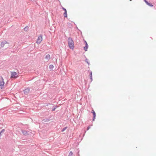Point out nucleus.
Listing matches in <instances>:
<instances>
[{
  "label": "nucleus",
  "instance_id": "nucleus-8",
  "mask_svg": "<svg viewBox=\"0 0 156 156\" xmlns=\"http://www.w3.org/2000/svg\"><path fill=\"white\" fill-rule=\"evenodd\" d=\"M22 132L23 133L24 135H26V134H27V132L26 131L24 130H22Z\"/></svg>",
  "mask_w": 156,
  "mask_h": 156
},
{
  "label": "nucleus",
  "instance_id": "nucleus-22",
  "mask_svg": "<svg viewBox=\"0 0 156 156\" xmlns=\"http://www.w3.org/2000/svg\"><path fill=\"white\" fill-rule=\"evenodd\" d=\"M90 79L91 80V82L92 81V77H90Z\"/></svg>",
  "mask_w": 156,
  "mask_h": 156
},
{
  "label": "nucleus",
  "instance_id": "nucleus-27",
  "mask_svg": "<svg viewBox=\"0 0 156 156\" xmlns=\"http://www.w3.org/2000/svg\"><path fill=\"white\" fill-rule=\"evenodd\" d=\"M130 1H131L132 0H130Z\"/></svg>",
  "mask_w": 156,
  "mask_h": 156
},
{
  "label": "nucleus",
  "instance_id": "nucleus-4",
  "mask_svg": "<svg viewBox=\"0 0 156 156\" xmlns=\"http://www.w3.org/2000/svg\"><path fill=\"white\" fill-rule=\"evenodd\" d=\"M17 73L15 72H13L11 73V77L12 78H16L18 77Z\"/></svg>",
  "mask_w": 156,
  "mask_h": 156
},
{
  "label": "nucleus",
  "instance_id": "nucleus-2",
  "mask_svg": "<svg viewBox=\"0 0 156 156\" xmlns=\"http://www.w3.org/2000/svg\"><path fill=\"white\" fill-rule=\"evenodd\" d=\"M5 83L4 79L2 76H0V87L2 89L4 86Z\"/></svg>",
  "mask_w": 156,
  "mask_h": 156
},
{
  "label": "nucleus",
  "instance_id": "nucleus-3",
  "mask_svg": "<svg viewBox=\"0 0 156 156\" xmlns=\"http://www.w3.org/2000/svg\"><path fill=\"white\" fill-rule=\"evenodd\" d=\"M42 40V35H40L37 38V39L36 41V43L39 44L41 43V41Z\"/></svg>",
  "mask_w": 156,
  "mask_h": 156
},
{
  "label": "nucleus",
  "instance_id": "nucleus-10",
  "mask_svg": "<svg viewBox=\"0 0 156 156\" xmlns=\"http://www.w3.org/2000/svg\"><path fill=\"white\" fill-rule=\"evenodd\" d=\"M93 114V121H94V119L95 118V117L96 116V115H95V112H92Z\"/></svg>",
  "mask_w": 156,
  "mask_h": 156
},
{
  "label": "nucleus",
  "instance_id": "nucleus-15",
  "mask_svg": "<svg viewBox=\"0 0 156 156\" xmlns=\"http://www.w3.org/2000/svg\"><path fill=\"white\" fill-rule=\"evenodd\" d=\"M66 128H67V127H65L62 130V132H63L66 129Z\"/></svg>",
  "mask_w": 156,
  "mask_h": 156
},
{
  "label": "nucleus",
  "instance_id": "nucleus-21",
  "mask_svg": "<svg viewBox=\"0 0 156 156\" xmlns=\"http://www.w3.org/2000/svg\"><path fill=\"white\" fill-rule=\"evenodd\" d=\"M62 9H63V10H64L65 11V12L66 11V9L63 7L62 8Z\"/></svg>",
  "mask_w": 156,
  "mask_h": 156
},
{
  "label": "nucleus",
  "instance_id": "nucleus-12",
  "mask_svg": "<svg viewBox=\"0 0 156 156\" xmlns=\"http://www.w3.org/2000/svg\"><path fill=\"white\" fill-rule=\"evenodd\" d=\"M146 4L148 5H149V6H150L151 7H153V5H152V4L149 3L148 2Z\"/></svg>",
  "mask_w": 156,
  "mask_h": 156
},
{
  "label": "nucleus",
  "instance_id": "nucleus-16",
  "mask_svg": "<svg viewBox=\"0 0 156 156\" xmlns=\"http://www.w3.org/2000/svg\"><path fill=\"white\" fill-rule=\"evenodd\" d=\"M90 77H92V72L91 71L90 72Z\"/></svg>",
  "mask_w": 156,
  "mask_h": 156
},
{
  "label": "nucleus",
  "instance_id": "nucleus-7",
  "mask_svg": "<svg viewBox=\"0 0 156 156\" xmlns=\"http://www.w3.org/2000/svg\"><path fill=\"white\" fill-rule=\"evenodd\" d=\"M50 55L49 54L45 56V59H46L47 61H48L50 59Z\"/></svg>",
  "mask_w": 156,
  "mask_h": 156
},
{
  "label": "nucleus",
  "instance_id": "nucleus-13",
  "mask_svg": "<svg viewBox=\"0 0 156 156\" xmlns=\"http://www.w3.org/2000/svg\"><path fill=\"white\" fill-rule=\"evenodd\" d=\"M64 15L65 17H67V11L66 10V11L65 12Z\"/></svg>",
  "mask_w": 156,
  "mask_h": 156
},
{
  "label": "nucleus",
  "instance_id": "nucleus-11",
  "mask_svg": "<svg viewBox=\"0 0 156 156\" xmlns=\"http://www.w3.org/2000/svg\"><path fill=\"white\" fill-rule=\"evenodd\" d=\"M53 66L52 65H50L49 66V68L51 69H53Z\"/></svg>",
  "mask_w": 156,
  "mask_h": 156
},
{
  "label": "nucleus",
  "instance_id": "nucleus-23",
  "mask_svg": "<svg viewBox=\"0 0 156 156\" xmlns=\"http://www.w3.org/2000/svg\"><path fill=\"white\" fill-rule=\"evenodd\" d=\"M144 1L145 2L147 3L148 2L146 0H144Z\"/></svg>",
  "mask_w": 156,
  "mask_h": 156
},
{
  "label": "nucleus",
  "instance_id": "nucleus-17",
  "mask_svg": "<svg viewBox=\"0 0 156 156\" xmlns=\"http://www.w3.org/2000/svg\"><path fill=\"white\" fill-rule=\"evenodd\" d=\"M57 106L55 107V108H53V109H52V111H55V109L57 108Z\"/></svg>",
  "mask_w": 156,
  "mask_h": 156
},
{
  "label": "nucleus",
  "instance_id": "nucleus-18",
  "mask_svg": "<svg viewBox=\"0 0 156 156\" xmlns=\"http://www.w3.org/2000/svg\"><path fill=\"white\" fill-rule=\"evenodd\" d=\"M85 61H86V62L87 63V64H88V65H89V63L88 62V61H87V59H85Z\"/></svg>",
  "mask_w": 156,
  "mask_h": 156
},
{
  "label": "nucleus",
  "instance_id": "nucleus-24",
  "mask_svg": "<svg viewBox=\"0 0 156 156\" xmlns=\"http://www.w3.org/2000/svg\"><path fill=\"white\" fill-rule=\"evenodd\" d=\"M84 42L85 43V45H86V44H87V42L86 41H84Z\"/></svg>",
  "mask_w": 156,
  "mask_h": 156
},
{
  "label": "nucleus",
  "instance_id": "nucleus-9",
  "mask_svg": "<svg viewBox=\"0 0 156 156\" xmlns=\"http://www.w3.org/2000/svg\"><path fill=\"white\" fill-rule=\"evenodd\" d=\"M88 48V44H86L85 46L84 47V49L85 51H87V49Z\"/></svg>",
  "mask_w": 156,
  "mask_h": 156
},
{
  "label": "nucleus",
  "instance_id": "nucleus-14",
  "mask_svg": "<svg viewBox=\"0 0 156 156\" xmlns=\"http://www.w3.org/2000/svg\"><path fill=\"white\" fill-rule=\"evenodd\" d=\"M73 154V153L71 151L69 153V156H72Z\"/></svg>",
  "mask_w": 156,
  "mask_h": 156
},
{
  "label": "nucleus",
  "instance_id": "nucleus-20",
  "mask_svg": "<svg viewBox=\"0 0 156 156\" xmlns=\"http://www.w3.org/2000/svg\"><path fill=\"white\" fill-rule=\"evenodd\" d=\"M4 131H5V129H3L0 132H1V133H2V132H4Z\"/></svg>",
  "mask_w": 156,
  "mask_h": 156
},
{
  "label": "nucleus",
  "instance_id": "nucleus-6",
  "mask_svg": "<svg viewBox=\"0 0 156 156\" xmlns=\"http://www.w3.org/2000/svg\"><path fill=\"white\" fill-rule=\"evenodd\" d=\"M7 43V42L6 41H5L3 42H2L0 44V46L2 47H3L4 46L5 44Z\"/></svg>",
  "mask_w": 156,
  "mask_h": 156
},
{
  "label": "nucleus",
  "instance_id": "nucleus-19",
  "mask_svg": "<svg viewBox=\"0 0 156 156\" xmlns=\"http://www.w3.org/2000/svg\"><path fill=\"white\" fill-rule=\"evenodd\" d=\"M90 126H88L87 128V130H88L90 128Z\"/></svg>",
  "mask_w": 156,
  "mask_h": 156
},
{
  "label": "nucleus",
  "instance_id": "nucleus-26",
  "mask_svg": "<svg viewBox=\"0 0 156 156\" xmlns=\"http://www.w3.org/2000/svg\"><path fill=\"white\" fill-rule=\"evenodd\" d=\"M95 112L94 111V110H92V112Z\"/></svg>",
  "mask_w": 156,
  "mask_h": 156
},
{
  "label": "nucleus",
  "instance_id": "nucleus-25",
  "mask_svg": "<svg viewBox=\"0 0 156 156\" xmlns=\"http://www.w3.org/2000/svg\"><path fill=\"white\" fill-rule=\"evenodd\" d=\"M26 28H27V27H25L24 28V30H26Z\"/></svg>",
  "mask_w": 156,
  "mask_h": 156
},
{
  "label": "nucleus",
  "instance_id": "nucleus-1",
  "mask_svg": "<svg viewBox=\"0 0 156 156\" xmlns=\"http://www.w3.org/2000/svg\"><path fill=\"white\" fill-rule=\"evenodd\" d=\"M68 41L69 48L71 49H73L74 48V43L72 38L71 37L68 38Z\"/></svg>",
  "mask_w": 156,
  "mask_h": 156
},
{
  "label": "nucleus",
  "instance_id": "nucleus-5",
  "mask_svg": "<svg viewBox=\"0 0 156 156\" xmlns=\"http://www.w3.org/2000/svg\"><path fill=\"white\" fill-rule=\"evenodd\" d=\"M30 89L29 88L26 89L24 90V93L25 94H27L30 92Z\"/></svg>",
  "mask_w": 156,
  "mask_h": 156
}]
</instances>
